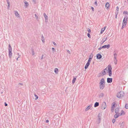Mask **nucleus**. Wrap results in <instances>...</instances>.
<instances>
[{"instance_id": "obj_1", "label": "nucleus", "mask_w": 128, "mask_h": 128, "mask_svg": "<svg viewBox=\"0 0 128 128\" xmlns=\"http://www.w3.org/2000/svg\"><path fill=\"white\" fill-rule=\"evenodd\" d=\"M108 70L107 68H105L104 70L101 72V73H100L98 75V76L100 77L102 76H104L106 74V72H108Z\"/></svg>"}, {"instance_id": "obj_2", "label": "nucleus", "mask_w": 128, "mask_h": 128, "mask_svg": "<svg viewBox=\"0 0 128 128\" xmlns=\"http://www.w3.org/2000/svg\"><path fill=\"white\" fill-rule=\"evenodd\" d=\"M8 50L9 57L10 58H11L12 56V48L10 44H9L8 45Z\"/></svg>"}, {"instance_id": "obj_3", "label": "nucleus", "mask_w": 128, "mask_h": 128, "mask_svg": "<svg viewBox=\"0 0 128 128\" xmlns=\"http://www.w3.org/2000/svg\"><path fill=\"white\" fill-rule=\"evenodd\" d=\"M124 95V94L123 91H120L118 93L117 95V97L119 98L122 97Z\"/></svg>"}, {"instance_id": "obj_4", "label": "nucleus", "mask_w": 128, "mask_h": 128, "mask_svg": "<svg viewBox=\"0 0 128 128\" xmlns=\"http://www.w3.org/2000/svg\"><path fill=\"white\" fill-rule=\"evenodd\" d=\"M108 70V74L110 76H111L112 75V67L110 65H109L107 67Z\"/></svg>"}, {"instance_id": "obj_5", "label": "nucleus", "mask_w": 128, "mask_h": 128, "mask_svg": "<svg viewBox=\"0 0 128 128\" xmlns=\"http://www.w3.org/2000/svg\"><path fill=\"white\" fill-rule=\"evenodd\" d=\"M127 16H125L123 21L122 23H123V24H126L127 22Z\"/></svg>"}, {"instance_id": "obj_6", "label": "nucleus", "mask_w": 128, "mask_h": 128, "mask_svg": "<svg viewBox=\"0 0 128 128\" xmlns=\"http://www.w3.org/2000/svg\"><path fill=\"white\" fill-rule=\"evenodd\" d=\"M106 107V102H104L102 105L101 108L102 109H104Z\"/></svg>"}, {"instance_id": "obj_7", "label": "nucleus", "mask_w": 128, "mask_h": 128, "mask_svg": "<svg viewBox=\"0 0 128 128\" xmlns=\"http://www.w3.org/2000/svg\"><path fill=\"white\" fill-rule=\"evenodd\" d=\"M105 82L104 78H102L100 80L99 84H105Z\"/></svg>"}, {"instance_id": "obj_8", "label": "nucleus", "mask_w": 128, "mask_h": 128, "mask_svg": "<svg viewBox=\"0 0 128 128\" xmlns=\"http://www.w3.org/2000/svg\"><path fill=\"white\" fill-rule=\"evenodd\" d=\"M99 86L100 89L103 90L105 86V84H99Z\"/></svg>"}, {"instance_id": "obj_9", "label": "nucleus", "mask_w": 128, "mask_h": 128, "mask_svg": "<svg viewBox=\"0 0 128 128\" xmlns=\"http://www.w3.org/2000/svg\"><path fill=\"white\" fill-rule=\"evenodd\" d=\"M24 3L25 4L24 5V6L25 8H27L28 7V6L29 5V4H28V3L25 0H24Z\"/></svg>"}, {"instance_id": "obj_10", "label": "nucleus", "mask_w": 128, "mask_h": 128, "mask_svg": "<svg viewBox=\"0 0 128 128\" xmlns=\"http://www.w3.org/2000/svg\"><path fill=\"white\" fill-rule=\"evenodd\" d=\"M44 16L45 18L46 22H47L48 20V17L45 13H44Z\"/></svg>"}, {"instance_id": "obj_11", "label": "nucleus", "mask_w": 128, "mask_h": 128, "mask_svg": "<svg viewBox=\"0 0 128 128\" xmlns=\"http://www.w3.org/2000/svg\"><path fill=\"white\" fill-rule=\"evenodd\" d=\"M112 78H107V82L108 83H111L112 82Z\"/></svg>"}, {"instance_id": "obj_12", "label": "nucleus", "mask_w": 128, "mask_h": 128, "mask_svg": "<svg viewBox=\"0 0 128 128\" xmlns=\"http://www.w3.org/2000/svg\"><path fill=\"white\" fill-rule=\"evenodd\" d=\"M98 120L97 121V122L98 124H99L101 120V117L100 116V114L98 115Z\"/></svg>"}, {"instance_id": "obj_13", "label": "nucleus", "mask_w": 128, "mask_h": 128, "mask_svg": "<svg viewBox=\"0 0 128 128\" xmlns=\"http://www.w3.org/2000/svg\"><path fill=\"white\" fill-rule=\"evenodd\" d=\"M102 46L103 48H106L107 49H108L110 47V44H108L107 45H104Z\"/></svg>"}, {"instance_id": "obj_14", "label": "nucleus", "mask_w": 128, "mask_h": 128, "mask_svg": "<svg viewBox=\"0 0 128 128\" xmlns=\"http://www.w3.org/2000/svg\"><path fill=\"white\" fill-rule=\"evenodd\" d=\"M90 62H88L86 63L84 67V68L85 69H86L88 68V66L90 64Z\"/></svg>"}, {"instance_id": "obj_15", "label": "nucleus", "mask_w": 128, "mask_h": 128, "mask_svg": "<svg viewBox=\"0 0 128 128\" xmlns=\"http://www.w3.org/2000/svg\"><path fill=\"white\" fill-rule=\"evenodd\" d=\"M110 4L108 2H107L105 5V7L107 9H108L109 8Z\"/></svg>"}, {"instance_id": "obj_16", "label": "nucleus", "mask_w": 128, "mask_h": 128, "mask_svg": "<svg viewBox=\"0 0 128 128\" xmlns=\"http://www.w3.org/2000/svg\"><path fill=\"white\" fill-rule=\"evenodd\" d=\"M102 57V55L100 54H97L96 55V58L97 59H100Z\"/></svg>"}, {"instance_id": "obj_17", "label": "nucleus", "mask_w": 128, "mask_h": 128, "mask_svg": "<svg viewBox=\"0 0 128 128\" xmlns=\"http://www.w3.org/2000/svg\"><path fill=\"white\" fill-rule=\"evenodd\" d=\"M119 111V108H117L115 110V112L116 113H119L118 112Z\"/></svg>"}, {"instance_id": "obj_18", "label": "nucleus", "mask_w": 128, "mask_h": 128, "mask_svg": "<svg viewBox=\"0 0 128 128\" xmlns=\"http://www.w3.org/2000/svg\"><path fill=\"white\" fill-rule=\"evenodd\" d=\"M116 114H115L114 116V117L115 118H118L119 116H120V113H116Z\"/></svg>"}, {"instance_id": "obj_19", "label": "nucleus", "mask_w": 128, "mask_h": 128, "mask_svg": "<svg viewBox=\"0 0 128 128\" xmlns=\"http://www.w3.org/2000/svg\"><path fill=\"white\" fill-rule=\"evenodd\" d=\"M54 72L55 74H58V68H55L54 69Z\"/></svg>"}, {"instance_id": "obj_20", "label": "nucleus", "mask_w": 128, "mask_h": 128, "mask_svg": "<svg viewBox=\"0 0 128 128\" xmlns=\"http://www.w3.org/2000/svg\"><path fill=\"white\" fill-rule=\"evenodd\" d=\"M99 105V103L98 102H96L94 104V107H96L98 106Z\"/></svg>"}, {"instance_id": "obj_21", "label": "nucleus", "mask_w": 128, "mask_h": 128, "mask_svg": "<svg viewBox=\"0 0 128 128\" xmlns=\"http://www.w3.org/2000/svg\"><path fill=\"white\" fill-rule=\"evenodd\" d=\"M119 124L120 125L121 124V128H122L124 127V123H123V122H122V123H119Z\"/></svg>"}, {"instance_id": "obj_22", "label": "nucleus", "mask_w": 128, "mask_h": 128, "mask_svg": "<svg viewBox=\"0 0 128 128\" xmlns=\"http://www.w3.org/2000/svg\"><path fill=\"white\" fill-rule=\"evenodd\" d=\"M107 38H103L101 41V42H102V44H103L104 43L106 40Z\"/></svg>"}, {"instance_id": "obj_23", "label": "nucleus", "mask_w": 128, "mask_h": 128, "mask_svg": "<svg viewBox=\"0 0 128 128\" xmlns=\"http://www.w3.org/2000/svg\"><path fill=\"white\" fill-rule=\"evenodd\" d=\"M92 56H91V55H90V56L89 58L88 59V62H90L92 60Z\"/></svg>"}, {"instance_id": "obj_24", "label": "nucleus", "mask_w": 128, "mask_h": 128, "mask_svg": "<svg viewBox=\"0 0 128 128\" xmlns=\"http://www.w3.org/2000/svg\"><path fill=\"white\" fill-rule=\"evenodd\" d=\"M91 107V106L90 105H89L85 109V111H87L88 110H89Z\"/></svg>"}, {"instance_id": "obj_25", "label": "nucleus", "mask_w": 128, "mask_h": 128, "mask_svg": "<svg viewBox=\"0 0 128 128\" xmlns=\"http://www.w3.org/2000/svg\"><path fill=\"white\" fill-rule=\"evenodd\" d=\"M104 95V94L103 93H101L99 95V97L100 98H101Z\"/></svg>"}, {"instance_id": "obj_26", "label": "nucleus", "mask_w": 128, "mask_h": 128, "mask_svg": "<svg viewBox=\"0 0 128 128\" xmlns=\"http://www.w3.org/2000/svg\"><path fill=\"white\" fill-rule=\"evenodd\" d=\"M15 14L16 16H19V14L18 11H16L15 12Z\"/></svg>"}, {"instance_id": "obj_27", "label": "nucleus", "mask_w": 128, "mask_h": 128, "mask_svg": "<svg viewBox=\"0 0 128 128\" xmlns=\"http://www.w3.org/2000/svg\"><path fill=\"white\" fill-rule=\"evenodd\" d=\"M121 112L120 113V116H121L122 115H123L124 114V112L123 110H122Z\"/></svg>"}, {"instance_id": "obj_28", "label": "nucleus", "mask_w": 128, "mask_h": 128, "mask_svg": "<svg viewBox=\"0 0 128 128\" xmlns=\"http://www.w3.org/2000/svg\"><path fill=\"white\" fill-rule=\"evenodd\" d=\"M106 27H104V29L102 28L101 29V30L100 32V33L101 34L103 32L104 30L105 29Z\"/></svg>"}, {"instance_id": "obj_29", "label": "nucleus", "mask_w": 128, "mask_h": 128, "mask_svg": "<svg viewBox=\"0 0 128 128\" xmlns=\"http://www.w3.org/2000/svg\"><path fill=\"white\" fill-rule=\"evenodd\" d=\"M76 77L74 78L73 80H72V83H74L75 82V80H76Z\"/></svg>"}, {"instance_id": "obj_30", "label": "nucleus", "mask_w": 128, "mask_h": 128, "mask_svg": "<svg viewBox=\"0 0 128 128\" xmlns=\"http://www.w3.org/2000/svg\"><path fill=\"white\" fill-rule=\"evenodd\" d=\"M125 107L126 109H128V104H126Z\"/></svg>"}, {"instance_id": "obj_31", "label": "nucleus", "mask_w": 128, "mask_h": 128, "mask_svg": "<svg viewBox=\"0 0 128 128\" xmlns=\"http://www.w3.org/2000/svg\"><path fill=\"white\" fill-rule=\"evenodd\" d=\"M34 96L36 97V98H35V100H36L38 98V97L37 96V95H36V94H34Z\"/></svg>"}, {"instance_id": "obj_32", "label": "nucleus", "mask_w": 128, "mask_h": 128, "mask_svg": "<svg viewBox=\"0 0 128 128\" xmlns=\"http://www.w3.org/2000/svg\"><path fill=\"white\" fill-rule=\"evenodd\" d=\"M126 25V24H123V23H122V29L123 28H124Z\"/></svg>"}, {"instance_id": "obj_33", "label": "nucleus", "mask_w": 128, "mask_h": 128, "mask_svg": "<svg viewBox=\"0 0 128 128\" xmlns=\"http://www.w3.org/2000/svg\"><path fill=\"white\" fill-rule=\"evenodd\" d=\"M114 64H117V60H114Z\"/></svg>"}, {"instance_id": "obj_34", "label": "nucleus", "mask_w": 128, "mask_h": 128, "mask_svg": "<svg viewBox=\"0 0 128 128\" xmlns=\"http://www.w3.org/2000/svg\"><path fill=\"white\" fill-rule=\"evenodd\" d=\"M34 15L36 18V19L37 20H38V16H37V14H35Z\"/></svg>"}, {"instance_id": "obj_35", "label": "nucleus", "mask_w": 128, "mask_h": 128, "mask_svg": "<svg viewBox=\"0 0 128 128\" xmlns=\"http://www.w3.org/2000/svg\"><path fill=\"white\" fill-rule=\"evenodd\" d=\"M117 54H116V53L114 51V56H117Z\"/></svg>"}, {"instance_id": "obj_36", "label": "nucleus", "mask_w": 128, "mask_h": 128, "mask_svg": "<svg viewBox=\"0 0 128 128\" xmlns=\"http://www.w3.org/2000/svg\"><path fill=\"white\" fill-rule=\"evenodd\" d=\"M112 108H114L115 107V103H113L112 104Z\"/></svg>"}, {"instance_id": "obj_37", "label": "nucleus", "mask_w": 128, "mask_h": 128, "mask_svg": "<svg viewBox=\"0 0 128 128\" xmlns=\"http://www.w3.org/2000/svg\"><path fill=\"white\" fill-rule=\"evenodd\" d=\"M123 14H128V12L127 11H124L123 12Z\"/></svg>"}, {"instance_id": "obj_38", "label": "nucleus", "mask_w": 128, "mask_h": 128, "mask_svg": "<svg viewBox=\"0 0 128 128\" xmlns=\"http://www.w3.org/2000/svg\"><path fill=\"white\" fill-rule=\"evenodd\" d=\"M116 121V119H114L112 120V122L114 124V123Z\"/></svg>"}, {"instance_id": "obj_39", "label": "nucleus", "mask_w": 128, "mask_h": 128, "mask_svg": "<svg viewBox=\"0 0 128 128\" xmlns=\"http://www.w3.org/2000/svg\"><path fill=\"white\" fill-rule=\"evenodd\" d=\"M111 111L112 112H113L114 110V108L112 107L111 108Z\"/></svg>"}, {"instance_id": "obj_40", "label": "nucleus", "mask_w": 128, "mask_h": 128, "mask_svg": "<svg viewBox=\"0 0 128 128\" xmlns=\"http://www.w3.org/2000/svg\"><path fill=\"white\" fill-rule=\"evenodd\" d=\"M94 4L96 6H98V4L97 3V1L96 0L94 3Z\"/></svg>"}, {"instance_id": "obj_41", "label": "nucleus", "mask_w": 128, "mask_h": 128, "mask_svg": "<svg viewBox=\"0 0 128 128\" xmlns=\"http://www.w3.org/2000/svg\"><path fill=\"white\" fill-rule=\"evenodd\" d=\"M8 6L7 7V8L8 9L9 8L10 6V3H8Z\"/></svg>"}, {"instance_id": "obj_42", "label": "nucleus", "mask_w": 128, "mask_h": 128, "mask_svg": "<svg viewBox=\"0 0 128 128\" xmlns=\"http://www.w3.org/2000/svg\"><path fill=\"white\" fill-rule=\"evenodd\" d=\"M42 42L43 43H44V38H42Z\"/></svg>"}, {"instance_id": "obj_43", "label": "nucleus", "mask_w": 128, "mask_h": 128, "mask_svg": "<svg viewBox=\"0 0 128 128\" xmlns=\"http://www.w3.org/2000/svg\"><path fill=\"white\" fill-rule=\"evenodd\" d=\"M87 36L89 38H91V36H90V34L89 33H88L87 34Z\"/></svg>"}, {"instance_id": "obj_44", "label": "nucleus", "mask_w": 128, "mask_h": 128, "mask_svg": "<svg viewBox=\"0 0 128 128\" xmlns=\"http://www.w3.org/2000/svg\"><path fill=\"white\" fill-rule=\"evenodd\" d=\"M102 48H103V46H101L100 47L98 48V50H100Z\"/></svg>"}, {"instance_id": "obj_45", "label": "nucleus", "mask_w": 128, "mask_h": 128, "mask_svg": "<svg viewBox=\"0 0 128 128\" xmlns=\"http://www.w3.org/2000/svg\"><path fill=\"white\" fill-rule=\"evenodd\" d=\"M88 31L89 33H90L91 32V30L90 29L88 28Z\"/></svg>"}, {"instance_id": "obj_46", "label": "nucleus", "mask_w": 128, "mask_h": 128, "mask_svg": "<svg viewBox=\"0 0 128 128\" xmlns=\"http://www.w3.org/2000/svg\"><path fill=\"white\" fill-rule=\"evenodd\" d=\"M32 55H34V51L33 50H32Z\"/></svg>"}, {"instance_id": "obj_47", "label": "nucleus", "mask_w": 128, "mask_h": 128, "mask_svg": "<svg viewBox=\"0 0 128 128\" xmlns=\"http://www.w3.org/2000/svg\"><path fill=\"white\" fill-rule=\"evenodd\" d=\"M52 50L53 52H54L55 51V49L54 48H52Z\"/></svg>"}, {"instance_id": "obj_48", "label": "nucleus", "mask_w": 128, "mask_h": 128, "mask_svg": "<svg viewBox=\"0 0 128 128\" xmlns=\"http://www.w3.org/2000/svg\"><path fill=\"white\" fill-rule=\"evenodd\" d=\"M116 10H117L118 11V6H117L116 7Z\"/></svg>"}, {"instance_id": "obj_49", "label": "nucleus", "mask_w": 128, "mask_h": 128, "mask_svg": "<svg viewBox=\"0 0 128 128\" xmlns=\"http://www.w3.org/2000/svg\"><path fill=\"white\" fill-rule=\"evenodd\" d=\"M66 51L68 53H69L70 54V52L69 50H67Z\"/></svg>"}, {"instance_id": "obj_50", "label": "nucleus", "mask_w": 128, "mask_h": 128, "mask_svg": "<svg viewBox=\"0 0 128 128\" xmlns=\"http://www.w3.org/2000/svg\"><path fill=\"white\" fill-rule=\"evenodd\" d=\"M91 9L92 10V11H94V8L93 7H91Z\"/></svg>"}, {"instance_id": "obj_51", "label": "nucleus", "mask_w": 128, "mask_h": 128, "mask_svg": "<svg viewBox=\"0 0 128 128\" xmlns=\"http://www.w3.org/2000/svg\"><path fill=\"white\" fill-rule=\"evenodd\" d=\"M118 13H117V14L116 13H115V17L116 18L117 17V14Z\"/></svg>"}, {"instance_id": "obj_52", "label": "nucleus", "mask_w": 128, "mask_h": 128, "mask_svg": "<svg viewBox=\"0 0 128 128\" xmlns=\"http://www.w3.org/2000/svg\"><path fill=\"white\" fill-rule=\"evenodd\" d=\"M53 43L55 46H56V43L54 42H53Z\"/></svg>"}, {"instance_id": "obj_53", "label": "nucleus", "mask_w": 128, "mask_h": 128, "mask_svg": "<svg viewBox=\"0 0 128 128\" xmlns=\"http://www.w3.org/2000/svg\"><path fill=\"white\" fill-rule=\"evenodd\" d=\"M17 54L18 55V58H20V55H19L18 53Z\"/></svg>"}, {"instance_id": "obj_54", "label": "nucleus", "mask_w": 128, "mask_h": 128, "mask_svg": "<svg viewBox=\"0 0 128 128\" xmlns=\"http://www.w3.org/2000/svg\"><path fill=\"white\" fill-rule=\"evenodd\" d=\"M43 56H44V55L43 54L42 56V57H41V60H42L43 59Z\"/></svg>"}, {"instance_id": "obj_55", "label": "nucleus", "mask_w": 128, "mask_h": 128, "mask_svg": "<svg viewBox=\"0 0 128 128\" xmlns=\"http://www.w3.org/2000/svg\"><path fill=\"white\" fill-rule=\"evenodd\" d=\"M6 2H7V3H10V2H9V1L8 0H6Z\"/></svg>"}, {"instance_id": "obj_56", "label": "nucleus", "mask_w": 128, "mask_h": 128, "mask_svg": "<svg viewBox=\"0 0 128 128\" xmlns=\"http://www.w3.org/2000/svg\"><path fill=\"white\" fill-rule=\"evenodd\" d=\"M32 1L34 3V4L36 3V0H32Z\"/></svg>"}, {"instance_id": "obj_57", "label": "nucleus", "mask_w": 128, "mask_h": 128, "mask_svg": "<svg viewBox=\"0 0 128 128\" xmlns=\"http://www.w3.org/2000/svg\"><path fill=\"white\" fill-rule=\"evenodd\" d=\"M8 105V104H6V102H5V106H7Z\"/></svg>"}, {"instance_id": "obj_58", "label": "nucleus", "mask_w": 128, "mask_h": 128, "mask_svg": "<svg viewBox=\"0 0 128 128\" xmlns=\"http://www.w3.org/2000/svg\"><path fill=\"white\" fill-rule=\"evenodd\" d=\"M114 60H117L116 58V56H114Z\"/></svg>"}, {"instance_id": "obj_59", "label": "nucleus", "mask_w": 128, "mask_h": 128, "mask_svg": "<svg viewBox=\"0 0 128 128\" xmlns=\"http://www.w3.org/2000/svg\"><path fill=\"white\" fill-rule=\"evenodd\" d=\"M49 122V120H46V122Z\"/></svg>"}, {"instance_id": "obj_60", "label": "nucleus", "mask_w": 128, "mask_h": 128, "mask_svg": "<svg viewBox=\"0 0 128 128\" xmlns=\"http://www.w3.org/2000/svg\"><path fill=\"white\" fill-rule=\"evenodd\" d=\"M19 84H20V85H22V84H21V83H20Z\"/></svg>"}, {"instance_id": "obj_61", "label": "nucleus", "mask_w": 128, "mask_h": 128, "mask_svg": "<svg viewBox=\"0 0 128 128\" xmlns=\"http://www.w3.org/2000/svg\"><path fill=\"white\" fill-rule=\"evenodd\" d=\"M42 38H44V36H43V35H42Z\"/></svg>"}, {"instance_id": "obj_62", "label": "nucleus", "mask_w": 128, "mask_h": 128, "mask_svg": "<svg viewBox=\"0 0 128 128\" xmlns=\"http://www.w3.org/2000/svg\"><path fill=\"white\" fill-rule=\"evenodd\" d=\"M18 58H16V60H18Z\"/></svg>"}, {"instance_id": "obj_63", "label": "nucleus", "mask_w": 128, "mask_h": 128, "mask_svg": "<svg viewBox=\"0 0 128 128\" xmlns=\"http://www.w3.org/2000/svg\"><path fill=\"white\" fill-rule=\"evenodd\" d=\"M128 2V0H127Z\"/></svg>"}]
</instances>
